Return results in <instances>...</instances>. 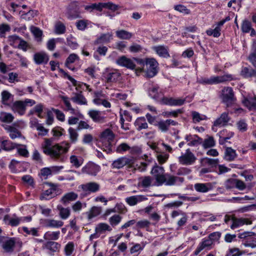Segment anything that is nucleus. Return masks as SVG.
I'll use <instances>...</instances> for the list:
<instances>
[{
	"label": "nucleus",
	"instance_id": "nucleus-1",
	"mask_svg": "<svg viewBox=\"0 0 256 256\" xmlns=\"http://www.w3.org/2000/svg\"><path fill=\"white\" fill-rule=\"evenodd\" d=\"M70 146V144L68 142H63L62 146L56 144L52 146V148L50 150V152L46 154L54 160L64 162L66 159L64 154L68 152Z\"/></svg>",
	"mask_w": 256,
	"mask_h": 256
},
{
	"label": "nucleus",
	"instance_id": "nucleus-2",
	"mask_svg": "<svg viewBox=\"0 0 256 256\" xmlns=\"http://www.w3.org/2000/svg\"><path fill=\"white\" fill-rule=\"evenodd\" d=\"M114 135L112 132L107 128L104 130L100 135V140L104 146L103 149L107 153H110L112 152V142L114 139Z\"/></svg>",
	"mask_w": 256,
	"mask_h": 256
},
{
	"label": "nucleus",
	"instance_id": "nucleus-3",
	"mask_svg": "<svg viewBox=\"0 0 256 256\" xmlns=\"http://www.w3.org/2000/svg\"><path fill=\"white\" fill-rule=\"evenodd\" d=\"M220 98L226 107L232 106L236 100L233 90L231 87H224L221 91Z\"/></svg>",
	"mask_w": 256,
	"mask_h": 256
},
{
	"label": "nucleus",
	"instance_id": "nucleus-4",
	"mask_svg": "<svg viewBox=\"0 0 256 256\" xmlns=\"http://www.w3.org/2000/svg\"><path fill=\"white\" fill-rule=\"evenodd\" d=\"M233 80L232 76L230 74H226L220 76H212L210 78H205L201 80L200 82L207 84H216L224 83Z\"/></svg>",
	"mask_w": 256,
	"mask_h": 256
},
{
	"label": "nucleus",
	"instance_id": "nucleus-5",
	"mask_svg": "<svg viewBox=\"0 0 256 256\" xmlns=\"http://www.w3.org/2000/svg\"><path fill=\"white\" fill-rule=\"evenodd\" d=\"M150 174L154 176L157 186L162 185V182L164 180V176L166 174L163 166H159L157 164H155L150 172Z\"/></svg>",
	"mask_w": 256,
	"mask_h": 256
},
{
	"label": "nucleus",
	"instance_id": "nucleus-6",
	"mask_svg": "<svg viewBox=\"0 0 256 256\" xmlns=\"http://www.w3.org/2000/svg\"><path fill=\"white\" fill-rule=\"evenodd\" d=\"M78 189L82 191L84 196H87L98 192L100 189V186L96 182H89L80 185Z\"/></svg>",
	"mask_w": 256,
	"mask_h": 256
},
{
	"label": "nucleus",
	"instance_id": "nucleus-7",
	"mask_svg": "<svg viewBox=\"0 0 256 256\" xmlns=\"http://www.w3.org/2000/svg\"><path fill=\"white\" fill-rule=\"evenodd\" d=\"M178 159L179 162L183 165H191L195 162L196 158L190 149L188 148L185 154L179 156Z\"/></svg>",
	"mask_w": 256,
	"mask_h": 256
},
{
	"label": "nucleus",
	"instance_id": "nucleus-8",
	"mask_svg": "<svg viewBox=\"0 0 256 256\" xmlns=\"http://www.w3.org/2000/svg\"><path fill=\"white\" fill-rule=\"evenodd\" d=\"M17 242L16 238L6 237L2 247L4 252L12 254L14 252Z\"/></svg>",
	"mask_w": 256,
	"mask_h": 256
},
{
	"label": "nucleus",
	"instance_id": "nucleus-9",
	"mask_svg": "<svg viewBox=\"0 0 256 256\" xmlns=\"http://www.w3.org/2000/svg\"><path fill=\"white\" fill-rule=\"evenodd\" d=\"M146 65L147 66V76L152 78L157 74L156 68L158 63L154 58H148L146 60Z\"/></svg>",
	"mask_w": 256,
	"mask_h": 256
},
{
	"label": "nucleus",
	"instance_id": "nucleus-10",
	"mask_svg": "<svg viewBox=\"0 0 256 256\" xmlns=\"http://www.w3.org/2000/svg\"><path fill=\"white\" fill-rule=\"evenodd\" d=\"M186 100L184 98L175 99L172 97L162 96L160 102L162 104L170 106H180L184 104Z\"/></svg>",
	"mask_w": 256,
	"mask_h": 256
},
{
	"label": "nucleus",
	"instance_id": "nucleus-11",
	"mask_svg": "<svg viewBox=\"0 0 256 256\" xmlns=\"http://www.w3.org/2000/svg\"><path fill=\"white\" fill-rule=\"evenodd\" d=\"M132 164V160L126 156L120 157L114 160L111 164L112 168L120 169L125 166H131Z\"/></svg>",
	"mask_w": 256,
	"mask_h": 256
},
{
	"label": "nucleus",
	"instance_id": "nucleus-12",
	"mask_svg": "<svg viewBox=\"0 0 256 256\" xmlns=\"http://www.w3.org/2000/svg\"><path fill=\"white\" fill-rule=\"evenodd\" d=\"M100 168L99 166L92 162H90L82 168V172L95 176L100 172Z\"/></svg>",
	"mask_w": 256,
	"mask_h": 256
},
{
	"label": "nucleus",
	"instance_id": "nucleus-13",
	"mask_svg": "<svg viewBox=\"0 0 256 256\" xmlns=\"http://www.w3.org/2000/svg\"><path fill=\"white\" fill-rule=\"evenodd\" d=\"M149 96L153 99L160 102L164 94L158 85L152 86L148 90Z\"/></svg>",
	"mask_w": 256,
	"mask_h": 256
},
{
	"label": "nucleus",
	"instance_id": "nucleus-14",
	"mask_svg": "<svg viewBox=\"0 0 256 256\" xmlns=\"http://www.w3.org/2000/svg\"><path fill=\"white\" fill-rule=\"evenodd\" d=\"M88 115L94 122L103 123L105 122L106 117L102 114V112L94 110H90L88 112Z\"/></svg>",
	"mask_w": 256,
	"mask_h": 256
},
{
	"label": "nucleus",
	"instance_id": "nucleus-15",
	"mask_svg": "<svg viewBox=\"0 0 256 256\" xmlns=\"http://www.w3.org/2000/svg\"><path fill=\"white\" fill-rule=\"evenodd\" d=\"M116 64L120 66H124L131 70H134L136 68V64L132 60L124 56L120 57L116 60Z\"/></svg>",
	"mask_w": 256,
	"mask_h": 256
},
{
	"label": "nucleus",
	"instance_id": "nucleus-16",
	"mask_svg": "<svg viewBox=\"0 0 256 256\" xmlns=\"http://www.w3.org/2000/svg\"><path fill=\"white\" fill-rule=\"evenodd\" d=\"M11 108L14 112H16L20 116L24 115L26 110L25 104L22 100H16L12 105Z\"/></svg>",
	"mask_w": 256,
	"mask_h": 256
},
{
	"label": "nucleus",
	"instance_id": "nucleus-17",
	"mask_svg": "<svg viewBox=\"0 0 256 256\" xmlns=\"http://www.w3.org/2000/svg\"><path fill=\"white\" fill-rule=\"evenodd\" d=\"M164 179V180L162 182V184H164L166 186H174L178 180L180 182H182L184 181V178L174 176L168 173H166Z\"/></svg>",
	"mask_w": 256,
	"mask_h": 256
},
{
	"label": "nucleus",
	"instance_id": "nucleus-18",
	"mask_svg": "<svg viewBox=\"0 0 256 256\" xmlns=\"http://www.w3.org/2000/svg\"><path fill=\"white\" fill-rule=\"evenodd\" d=\"M148 198L143 195H136L127 197L125 199L126 202L130 206H134L138 203L146 200Z\"/></svg>",
	"mask_w": 256,
	"mask_h": 256
},
{
	"label": "nucleus",
	"instance_id": "nucleus-19",
	"mask_svg": "<svg viewBox=\"0 0 256 256\" xmlns=\"http://www.w3.org/2000/svg\"><path fill=\"white\" fill-rule=\"evenodd\" d=\"M232 224L230 226V228L232 230H234L244 224L249 225L252 224V220L245 218H238L234 217L232 218Z\"/></svg>",
	"mask_w": 256,
	"mask_h": 256
},
{
	"label": "nucleus",
	"instance_id": "nucleus-20",
	"mask_svg": "<svg viewBox=\"0 0 256 256\" xmlns=\"http://www.w3.org/2000/svg\"><path fill=\"white\" fill-rule=\"evenodd\" d=\"M242 103L250 110H256V97H244Z\"/></svg>",
	"mask_w": 256,
	"mask_h": 256
},
{
	"label": "nucleus",
	"instance_id": "nucleus-21",
	"mask_svg": "<svg viewBox=\"0 0 256 256\" xmlns=\"http://www.w3.org/2000/svg\"><path fill=\"white\" fill-rule=\"evenodd\" d=\"M34 60L36 64H47L49 58L48 55L44 52H40L34 54Z\"/></svg>",
	"mask_w": 256,
	"mask_h": 256
},
{
	"label": "nucleus",
	"instance_id": "nucleus-22",
	"mask_svg": "<svg viewBox=\"0 0 256 256\" xmlns=\"http://www.w3.org/2000/svg\"><path fill=\"white\" fill-rule=\"evenodd\" d=\"M194 188L197 192L205 193L212 190V186L210 182L196 183L194 185Z\"/></svg>",
	"mask_w": 256,
	"mask_h": 256
},
{
	"label": "nucleus",
	"instance_id": "nucleus-23",
	"mask_svg": "<svg viewBox=\"0 0 256 256\" xmlns=\"http://www.w3.org/2000/svg\"><path fill=\"white\" fill-rule=\"evenodd\" d=\"M230 120V118L228 116V114L223 112L220 116L214 122V126L221 127L226 126Z\"/></svg>",
	"mask_w": 256,
	"mask_h": 256
},
{
	"label": "nucleus",
	"instance_id": "nucleus-24",
	"mask_svg": "<svg viewBox=\"0 0 256 256\" xmlns=\"http://www.w3.org/2000/svg\"><path fill=\"white\" fill-rule=\"evenodd\" d=\"M153 178L150 176H144L138 178V186L142 188H148L152 186Z\"/></svg>",
	"mask_w": 256,
	"mask_h": 256
},
{
	"label": "nucleus",
	"instance_id": "nucleus-25",
	"mask_svg": "<svg viewBox=\"0 0 256 256\" xmlns=\"http://www.w3.org/2000/svg\"><path fill=\"white\" fill-rule=\"evenodd\" d=\"M152 50L160 57L168 58L170 57L168 52V48L167 46H154Z\"/></svg>",
	"mask_w": 256,
	"mask_h": 256
},
{
	"label": "nucleus",
	"instance_id": "nucleus-26",
	"mask_svg": "<svg viewBox=\"0 0 256 256\" xmlns=\"http://www.w3.org/2000/svg\"><path fill=\"white\" fill-rule=\"evenodd\" d=\"M44 225L46 228H60L64 225V222L54 219H46L44 220Z\"/></svg>",
	"mask_w": 256,
	"mask_h": 256
},
{
	"label": "nucleus",
	"instance_id": "nucleus-27",
	"mask_svg": "<svg viewBox=\"0 0 256 256\" xmlns=\"http://www.w3.org/2000/svg\"><path fill=\"white\" fill-rule=\"evenodd\" d=\"M112 34L110 32L102 34L94 42V44H106L110 42L112 39Z\"/></svg>",
	"mask_w": 256,
	"mask_h": 256
},
{
	"label": "nucleus",
	"instance_id": "nucleus-28",
	"mask_svg": "<svg viewBox=\"0 0 256 256\" xmlns=\"http://www.w3.org/2000/svg\"><path fill=\"white\" fill-rule=\"evenodd\" d=\"M20 146V144L14 143L10 140H4L0 142V148L6 151H10Z\"/></svg>",
	"mask_w": 256,
	"mask_h": 256
},
{
	"label": "nucleus",
	"instance_id": "nucleus-29",
	"mask_svg": "<svg viewBox=\"0 0 256 256\" xmlns=\"http://www.w3.org/2000/svg\"><path fill=\"white\" fill-rule=\"evenodd\" d=\"M212 244V240H210L209 238L204 239L199 244L196 250H195L194 252V255L197 256L203 250L209 248Z\"/></svg>",
	"mask_w": 256,
	"mask_h": 256
},
{
	"label": "nucleus",
	"instance_id": "nucleus-30",
	"mask_svg": "<svg viewBox=\"0 0 256 256\" xmlns=\"http://www.w3.org/2000/svg\"><path fill=\"white\" fill-rule=\"evenodd\" d=\"M74 96L71 98V100L78 104L86 105L87 100L85 97L82 94V91L79 93H73Z\"/></svg>",
	"mask_w": 256,
	"mask_h": 256
},
{
	"label": "nucleus",
	"instance_id": "nucleus-31",
	"mask_svg": "<svg viewBox=\"0 0 256 256\" xmlns=\"http://www.w3.org/2000/svg\"><path fill=\"white\" fill-rule=\"evenodd\" d=\"M48 184L50 188L45 190L42 194V198L46 200L50 199L54 196V192L56 190L57 188V186L52 183H48Z\"/></svg>",
	"mask_w": 256,
	"mask_h": 256
},
{
	"label": "nucleus",
	"instance_id": "nucleus-32",
	"mask_svg": "<svg viewBox=\"0 0 256 256\" xmlns=\"http://www.w3.org/2000/svg\"><path fill=\"white\" fill-rule=\"evenodd\" d=\"M44 247L53 252H59L61 246L54 241H48L44 244Z\"/></svg>",
	"mask_w": 256,
	"mask_h": 256
},
{
	"label": "nucleus",
	"instance_id": "nucleus-33",
	"mask_svg": "<svg viewBox=\"0 0 256 256\" xmlns=\"http://www.w3.org/2000/svg\"><path fill=\"white\" fill-rule=\"evenodd\" d=\"M237 154L236 150L232 148H226L224 152V158L227 161L234 160L236 157Z\"/></svg>",
	"mask_w": 256,
	"mask_h": 256
},
{
	"label": "nucleus",
	"instance_id": "nucleus-34",
	"mask_svg": "<svg viewBox=\"0 0 256 256\" xmlns=\"http://www.w3.org/2000/svg\"><path fill=\"white\" fill-rule=\"evenodd\" d=\"M60 232H47L44 236V240L48 241H54L58 240L60 238Z\"/></svg>",
	"mask_w": 256,
	"mask_h": 256
},
{
	"label": "nucleus",
	"instance_id": "nucleus-35",
	"mask_svg": "<svg viewBox=\"0 0 256 256\" xmlns=\"http://www.w3.org/2000/svg\"><path fill=\"white\" fill-rule=\"evenodd\" d=\"M135 126L137 127L138 130H141L142 129L148 128V124L146 122L144 117H140L138 118L134 122Z\"/></svg>",
	"mask_w": 256,
	"mask_h": 256
},
{
	"label": "nucleus",
	"instance_id": "nucleus-36",
	"mask_svg": "<svg viewBox=\"0 0 256 256\" xmlns=\"http://www.w3.org/2000/svg\"><path fill=\"white\" fill-rule=\"evenodd\" d=\"M6 129L10 133V136L12 139L21 138L22 135L20 132L16 128L12 126H7Z\"/></svg>",
	"mask_w": 256,
	"mask_h": 256
},
{
	"label": "nucleus",
	"instance_id": "nucleus-37",
	"mask_svg": "<svg viewBox=\"0 0 256 256\" xmlns=\"http://www.w3.org/2000/svg\"><path fill=\"white\" fill-rule=\"evenodd\" d=\"M102 212V208L99 206H92L90 210L87 212L88 218L90 220L98 216Z\"/></svg>",
	"mask_w": 256,
	"mask_h": 256
},
{
	"label": "nucleus",
	"instance_id": "nucleus-38",
	"mask_svg": "<svg viewBox=\"0 0 256 256\" xmlns=\"http://www.w3.org/2000/svg\"><path fill=\"white\" fill-rule=\"evenodd\" d=\"M120 76V74L116 71L108 72L104 76L107 82H115L118 80Z\"/></svg>",
	"mask_w": 256,
	"mask_h": 256
},
{
	"label": "nucleus",
	"instance_id": "nucleus-39",
	"mask_svg": "<svg viewBox=\"0 0 256 256\" xmlns=\"http://www.w3.org/2000/svg\"><path fill=\"white\" fill-rule=\"evenodd\" d=\"M53 140V138L44 139V142L42 145V148L44 154H48L50 152V150L52 148L53 146H52V142Z\"/></svg>",
	"mask_w": 256,
	"mask_h": 256
},
{
	"label": "nucleus",
	"instance_id": "nucleus-40",
	"mask_svg": "<svg viewBox=\"0 0 256 256\" xmlns=\"http://www.w3.org/2000/svg\"><path fill=\"white\" fill-rule=\"evenodd\" d=\"M241 75L244 78L256 77V71L252 68H243L241 70Z\"/></svg>",
	"mask_w": 256,
	"mask_h": 256
},
{
	"label": "nucleus",
	"instance_id": "nucleus-41",
	"mask_svg": "<svg viewBox=\"0 0 256 256\" xmlns=\"http://www.w3.org/2000/svg\"><path fill=\"white\" fill-rule=\"evenodd\" d=\"M57 208L59 210V216L62 219L66 220L70 216V211L69 208H64L61 206H58Z\"/></svg>",
	"mask_w": 256,
	"mask_h": 256
},
{
	"label": "nucleus",
	"instance_id": "nucleus-42",
	"mask_svg": "<svg viewBox=\"0 0 256 256\" xmlns=\"http://www.w3.org/2000/svg\"><path fill=\"white\" fill-rule=\"evenodd\" d=\"M201 162L203 164L208 165L213 168L218 165L219 160L218 158H210L206 157L201 159Z\"/></svg>",
	"mask_w": 256,
	"mask_h": 256
},
{
	"label": "nucleus",
	"instance_id": "nucleus-43",
	"mask_svg": "<svg viewBox=\"0 0 256 256\" xmlns=\"http://www.w3.org/2000/svg\"><path fill=\"white\" fill-rule=\"evenodd\" d=\"M14 120L12 114L6 112H1L0 114V120L4 122L10 123Z\"/></svg>",
	"mask_w": 256,
	"mask_h": 256
},
{
	"label": "nucleus",
	"instance_id": "nucleus-44",
	"mask_svg": "<svg viewBox=\"0 0 256 256\" xmlns=\"http://www.w3.org/2000/svg\"><path fill=\"white\" fill-rule=\"evenodd\" d=\"M78 197V195L74 192H70L65 194L62 198V202L66 204L70 201L76 200Z\"/></svg>",
	"mask_w": 256,
	"mask_h": 256
},
{
	"label": "nucleus",
	"instance_id": "nucleus-45",
	"mask_svg": "<svg viewBox=\"0 0 256 256\" xmlns=\"http://www.w3.org/2000/svg\"><path fill=\"white\" fill-rule=\"evenodd\" d=\"M116 36L122 40H129L132 36V34L125 30H117L116 32Z\"/></svg>",
	"mask_w": 256,
	"mask_h": 256
},
{
	"label": "nucleus",
	"instance_id": "nucleus-46",
	"mask_svg": "<svg viewBox=\"0 0 256 256\" xmlns=\"http://www.w3.org/2000/svg\"><path fill=\"white\" fill-rule=\"evenodd\" d=\"M68 80H70L72 84L76 87V90H84V88H88L89 86L85 83L80 82H78L72 77H69Z\"/></svg>",
	"mask_w": 256,
	"mask_h": 256
},
{
	"label": "nucleus",
	"instance_id": "nucleus-47",
	"mask_svg": "<svg viewBox=\"0 0 256 256\" xmlns=\"http://www.w3.org/2000/svg\"><path fill=\"white\" fill-rule=\"evenodd\" d=\"M112 228L110 227V226L106 223H100L98 224L95 228V231L96 232H99L100 234H102L104 232L108 230V231H111Z\"/></svg>",
	"mask_w": 256,
	"mask_h": 256
},
{
	"label": "nucleus",
	"instance_id": "nucleus-48",
	"mask_svg": "<svg viewBox=\"0 0 256 256\" xmlns=\"http://www.w3.org/2000/svg\"><path fill=\"white\" fill-rule=\"evenodd\" d=\"M21 38L16 34L11 35L8 36V43L13 47H16Z\"/></svg>",
	"mask_w": 256,
	"mask_h": 256
},
{
	"label": "nucleus",
	"instance_id": "nucleus-49",
	"mask_svg": "<svg viewBox=\"0 0 256 256\" xmlns=\"http://www.w3.org/2000/svg\"><path fill=\"white\" fill-rule=\"evenodd\" d=\"M70 162L76 168L80 167L83 164L82 158H78L76 156L72 155L70 156Z\"/></svg>",
	"mask_w": 256,
	"mask_h": 256
},
{
	"label": "nucleus",
	"instance_id": "nucleus-50",
	"mask_svg": "<svg viewBox=\"0 0 256 256\" xmlns=\"http://www.w3.org/2000/svg\"><path fill=\"white\" fill-rule=\"evenodd\" d=\"M252 28V24L250 22L247 20H243L241 26L242 30L243 32L248 33Z\"/></svg>",
	"mask_w": 256,
	"mask_h": 256
},
{
	"label": "nucleus",
	"instance_id": "nucleus-51",
	"mask_svg": "<svg viewBox=\"0 0 256 256\" xmlns=\"http://www.w3.org/2000/svg\"><path fill=\"white\" fill-rule=\"evenodd\" d=\"M122 217L119 214H114L108 220L110 224L114 227L117 226L122 220Z\"/></svg>",
	"mask_w": 256,
	"mask_h": 256
},
{
	"label": "nucleus",
	"instance_id": "nucleus-52",
	"mask_svg": "<svg viewBox=\"0 0 256 256\" xmlns=\"http://www.w3.org/2000/svg\"><path fill=\"white\" fill-rule=\"evenodd\" d=\"M61 98L66 108V110L70 111L72 114H74L75 110L72 108V105L70 102L68 98L66 96H62Z\"/></svg>",
	"mask_w": 256,
	"mask_h": 256
},
{
	"label": "nucleus",
	"instance_id": "nucleus-53",
	"mask_svg": "<svg viewBox=\"0 0 256 256\" xmlns=\"http://www.w3.org/2000/svg\"><path fill=\"white\" fill-rule=\"evenodd\" d=\"M194 138L192 142H188V145L190 146H198L202 144L203 142V140L202 138L199 137L198 135L194 134Z\"/></svg>",
	"mask_w": 256,
	"mask_h": 256
},
{
	"label": "nucleus",
	"instance_id": "nucleus-54",
	"mask_svg": "<svg viewBox=\"0 0 256 256\" xmlns=\"http://www.w3.org/2000/svg\"><path fill=\"white\" fill-rule=\"evenodd\" d=\"M236 126L238 130L242 132H246L248 130V124L244 120H240L237 122Z\"/></svg>",
	"mask_w": 256,
	"mask_h": 256
},
{
	"label": "nucleus",
	"instance_id": "nucleus-55",
	"mask_svg": "<svg viewBox=\"0 0 256 256\" xmlns=\"http://www.w3.org/2000/svg\"><path fill=\"white\" fill-rule=\"evenodd\" d=\"M12 96V95L6 90H4L2 92V102L4 105H8V101Z\"/></svg>",
	"mask_w": 256,
	"mask_h": 256
},
{
	"label": "nucleus",
	"instance_id": "nucleus-56",
	"mask_svg": "<svg viewBox=\"0 0 256 256\" xmlns=\"http://www.w3.org/2000/svg\"><path fill=\"white\" fill-rule=\"evenodd\" d=\"M66 32V26L61 22H58L55 26V32L57 34H62Z\"/></svg>",
	"mask_w": 256,
	"mask_h": 256
},
{
	"label": "nucleus",
	"instance_id": "nucleus-57",
	"mask_svg": "<svg viewBox=\"0 0 256 256\" xmlns=\"http://www.w3.org/2000/svg\"><path fill=\"white\" fill-rule=\"evenodd\" d=\"M68 131L70 134V138L72 142H76L78 140V132L72 128H70Z\"/></svg>",
	"mask_w": 256,
	"mask_h": 256
},
{
	"label": "nucleus",
	"instance_id": "nucleus-58",
	"mask_svg": "<svg viewBox=\"0 0 256 256\" xmlns=\"http://www.w3.org/2000/svg\"><path fill=\"white\" fill-rule=\"evenodd\" d=\"M10 30V27L8 24H0V37H5L6 32Z\"/></svg>",
	"mask_w": 256,
	"mask_h": 256
},
{
	"label": "nucleus",
	"instance_id": "nucleus-59",
	"mask_svg": "<svg viewBox=\"0 0 256 256\" xmlns=\"http://www.w3.org/2000/svg\"><path fill=\"white\" fill-rule=\"evenodd\" d=\"M192 116L194 122H200V120H206V118L204 115H202L196 112H193Z\"/></svg>",
	"mask_w": 256,
	"mask_h": 256
},
{
	"label": "nucleus",
	"instance_id": "nucleus-60",
	"mask_svg": "<svg viewBox=\"0 0 256 256\" xmlns=\"http://www.w3.org/2000/svg\"><path fill=\"white\" fill-rule=\"evenodd\" d=\"M202 144L204 148H208L214 146L215 142L212 137H209L208 138L205 139Z\"/></svg>",
	"mask_w": 256,
	"mask_h": 256
},
{
	"label": "nucleus",
	"instance_id": "nucleus-61",
	"mask_svg": "<svg viewBox=\"0 0 256 256\" xmlns=\"http://www.w3.org/2000/svg\"><path fill=\"white\" fill-rule=\"evenodd\" d=\"M156 126L162 132H166L169 129L168 124L166 120L160 121Z\"/></svg>",
	"mask_w": 256,
	"mask_h": 256
},
{
	"label": "nucleus",
	"instance_id": "nucleus-62",
	"mask_svg": "<svg viewBox=\"0 0 256 256\" xmlns=\"http://www.w3.org/2000/svg\"><path fill=\"white\" fill-rule=\"evenodd\" d=\"M233 184L236 188L240 190H243L246 188V186L244 182L238 179H234L233 180Z\"/></svg>",
	"mask_w": 256,
	"mask_h": 256
},
{
	"label": "nucleus",
	"instance_id": "nucleus-63",
	"mask_svg": "<svg viewBox=\"0 0 256 256\" xmlns=\"http://www.w3.org/2000/svg\"><path fill=\"white\" fill-rule=\"evenodd\" d=\"M150 222L146 220H140L136 222V228H144L149 227Z\"/></svg>",
	"mask_w": 256,
	"mask_h": 256
},
{
	"label": "nucleus",
	"instance_id": "nucleus-64",
	"mask_svg": "<svg viewBox=\"0 0 256 256\" xmlns=\"http://www.w3.org/2000/svg\"><path fill=\"white\" fill-rule=\"evenodd\" d=\"M248 59L256 68V44H254L252 52L249 56Z\"/></svg>",
	"mask_w": 256,
	"mask_h": 256
}]
</instances>
